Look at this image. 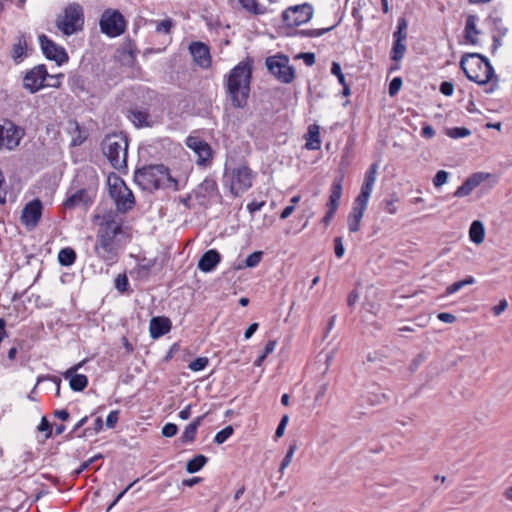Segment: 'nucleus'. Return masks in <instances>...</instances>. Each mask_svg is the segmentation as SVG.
Returning <instances> with one entry per match:
<instances>
[{
	"label": "nucleus",
	"mask_w": 512,
	"mask_h": 512,
	"mask_svg": "<svg viewBox=\"0 0 512 512\" xmlns=\"http://www.w3.org/2000/svg\"><path fill=\"white\" fill-rule=\"evenodd\" d=\"M254 61L246 57L225 76L224 87L234 108H244L249 99Z\"/></svg>",
	"instance_id": "nucleus-1"
},
{
	"label": "nucleus",
	"mask_w": 512,
	"mask_h": 512,
	"mask_svg": "<svg viewBox=\"0 0 512 512\" xmlns=\"http://www.w3.org/2000/svg\"><path fill=\"white\" fill-rule=\"evenodd\" d=\"M100 219V216H96ZM122 233V222L117 220L115 212H106L101 217L96 234L94 252L98 258L107 263H114L118 259V246L115 242L117 235Z\"/></svg>",
	"instance_id": "nucleus-2"
},
{
	"label": "nucleus",
	"mask_w": 512,
	"mask_h": 512,
	"mask_svg": "<svg viewBox=\"0 0 512 512\" xmlns=\"http://www.w3.org/2000/svg\"><path fill=\"white\" fill-rule=\"evenodd\" d=\"M98 187V176L94 169L78 173L67 191L63 203L65 209L83 208L87 210L94 203Z\"/></svg>",
	"instance_id": "nucleus-3"
},
{
	"label": "nucleus",
	"mask_w": 512,
	"mask_h": 512,
	"mask_svg": "<svg viewBox=\"0 0 512 512\" xmlns=\"http://www.w3.org/2000/svg\"><path fill=\"white\" fill-rule=\"evenodd\" d=\"M134 181L141 189L147 191L169 187H173L175 191L179 190L178 180L171 176L169 168L164 164H150L136 169Z\"/></svg>",
	"instance_id": "nucleus-4"
},
{
	"label": "nucleus",
	"mask_w": 512,
	"mask_h": 512,
	"mask_svg": "<svg viewBox=\"0 0 512 512\" xmlns=\"http://www.w3.org/2000/svg\"><path fill=\"white\" fill-rule=\"evenodd\" d=\"M460 68L468 80L478 85H486L493 79L497 80L489 59L480 53H464L461 56Z\"/></svg>",
	"instance_id": "nucleus-5"
},
{
	"label": "nucleus",
	"mask_w": 512,
	"mask_h": 512,
	"mask_svg": "<svg viewBox=\"0 0 512 512\" xmlns=\"http://www.w3.org/2000/svg\"><path fill=\"white\" fill-rule=\"evenodd\" d=\"M102 151L116 170L127 169L128 139L122 133L107 135L102 142Z\"/></svg>",
	"instance_id": "nucleus-6"
},
{
	"label": "nucleus",
	"mask_w": 512,
	"mask_h": 512,
	"mask_svg": "<svg viewBox=\"0 0 512 512\" xmlns=\"http://www.w3.org/2000/svg\"><path fill=\"white\" fill-rule=\"evenodd\" d=\"M56 26L66 36L81 31L84 26L82 7L77 3L66 6L63 15L57 19Z\"/></svg>",
	"instance_id": "nucleus-7"
},
{
	"label": "nucleus",
	"mask_w": 512,
	"mask_h": 512,
	"mask_svg": "<svg viewBox=\"0 0 512 512\" xmlns=\"http://www.w3.org/2000/svg\"><path fill=\"white\" fill-rule=\"evenodd\" d=\"M265 65L269 73L280 83L290 84L294 81L295 69L290 65V59L287 55L277 53L269 56L265 60Z\"/></svg>",
	"instance_id": "nucleus-8"
},
{
	"label": "nucleus",
	"mask_w": 512,
	"mask_h": 512,
	"mask_svg": "<svg viewBox=\"0 0 512 512\" xmlns=\"http://www.w3.org/2000/svg\"><path fill=\"white\" fill-rule=\"evenodd\" d=\"M109 192L114 199L117 210L125 213L135 205V198L132 191L126 186L125 182L115 176L113 179L109 177Z\"/></svg>",
	"instance_id": "nucleus-9"
},
{
	"label": "nucleus",
	"mask_w": 512,
	"mask_h": 512,
	"mask_svg": "<svg viewBox=\"0 0 512 512\" xmlns=\"http://www.w3.org/2000/svg\"><path fill=\"white\" fill-rule=\"evenodd\" d=\"M99 25L103 34L115 38L125 32L127 21L119 10L107 8L100 17Z\"/></svg>",
	"instance_id": "nucleus-10"
},
{
	"label": "nucleus",
	"mask_w": 512,
	"mask_h": 512,
	"mask_svg": "<svg viewBox=\"0 0 512 512\" xmlns=\"http://www.w3.org/2000/svg\"><path fill=\"white\" fill-rule=\"evenodd\" d=\"M25 135V130L13 121L6 119L0 124V151L16 149Z\"/></svg>",
	"instance_id": "nucleus-11"
},
{
	"label": "nucleus",
	"mask_w": 512,
	"mask_h": 512,
	"mask_svg": "<svg viewBox=\"0 0 512 512\" xmlns=\"http://www.w3.org/2000/svg\"><path fill=\"white\" fill-rule=\"evenodd\" d=\"M229 179L231 194L234 197H239L252 186V170L246 165L233 168L229 174Z\"/></svg>",
	"instance_id": "nucleus-12"
},
{
	"label": "nucleus",
	"mask_w": 512,
	"mask_h": 512,
	"mask_svg": "<svg viewBox=\"0 0 512 512\" xmlns=\"http://www.w3.org/2000/svg\"><path fill=\"white\" fill-rule=\"evenodd\" d=\"M313 7L308 3L287 8L282 13L283 21L289 26H300L311 20Z\"/></svg>",
	"instance_id": "nucleus-13"
},
{
	"label": "nucleus",
	"mask_w": 512,
	"mask_h": 512,
	"mask_svg": "<svg viewBox=\"0 0 512 512\" xmlns=\"http://www.w3.org/2000/svg\"><path fill=\"white\" fill-rule=\"evenodd\" d=\"M39 44L43 54L48 60L55 61L57 65H62L68 61L69 57L66 50L45 34L39 36Z\"/></svg>",
	"instance_id": "nucleus-14"
},
{
	"label": "nucleus",
	"mask_w": 512,
	"mask_h": 512,
	"mask_svg": "<svg viewBox=\"0 0 512 512\" xmlns=\"http://www.w3.org/2000/svg\"><path fill=\"white\" fill-rule=\"evenodd\" d=\"M48 77L47 68L40 64L26 72L23 78V87L31 93H36L45 87L44 81Z\"/></svg>",
	"instance_id": "nucleus-15"
},
{
	"label": "nucleus",
	"mask_w": 512,
	"mask_h": 512,
	"mask_svg": "<svg viewBox=\"0 0 512 512\" xmlns=\"http://www.w3.org/2000/svg\"><path fill=\"white\" fill-rule=\"evenodd\" d=\"M188 148L197 155L196 163L200 166H207L213 157L211 146L203 139L197 136H189L186 139Z\"/></svg>",
	"instance_id": "nucleus-16"
},
{
	"label": "nucleus",
	"mask_w": 512,
	"mask_h": 512,
	"mask_svg": "<svg viewBox=\"0 0 512 512\" xmlns=\"http://www.w3.org/2000/svg\"><path fill=\"white\" fill-rule=\"evenodd\" d=\"M42 208V203L39 199H35L27 203L22 210V223L27 227H35L42 216Z\"/></svg>",
	"instance_id": "nucleus-17"
},
{
	"label": "nucleus",
	"mask_w": 512,
	"mask_h": 512,
	"mask_svg": "<svg viewBox=\"0 0 512 512\" xmlns=\"http://www.w3.org/2000/svg\"><path fill=\"white\" fill-rule=\"evenodd\" d=\"M83 363L84 361L79 362L63 373V377L69 380V386L75 392H81L88 386L87 376L77 373V371L83 366Z\"/></svg>",
	"instance_id": "nucleus-18"
},
{
	"label": "nucleus",
	"mask_w": 512,
	"mask_h": 512,
	"mask_svg": "<svg viewBox=\"0 0 512 512\" xmlns=\"http://www.w3.org/2000/svg\"><path fill=\"white\" fill-rule=\"evenodd\" d=\"M127 118L136 128L152 127L154 124L149 110L139 106L129 108L127 110Z\"/></svg>",
	"instance_id": "nucleus-19"
},
{
	"label": "nucleus",
	"mask_w": 512,
	"mask_h": 512,
	"mask_svg": "<svg viewBox=\"0 0 512 512\" xmlns=\"http://www.w3.org/2000/svg\"><path fill=\"white\" fill-rule=\"evenodd\" d=\"M190 53L194 61L202 68H208L211 65V56L209 47L202 42H192L189 46Z\"/></svg>",
	"instance_id": "nucleus-20"
},
{
	"label": "nucleus",
	"mask_w": 512,
	"mask_h": 512,
	"mask_svg": "<svg viewBox=\"0 0 512 512\" xmlns=\"http://www.w3.org/2000/svg\"><path fill=\"white\" fill-rule=\"evenodd\" d=\"M217 192V183L213 178H205L193 191L200 204L211 199Z\"/></svg>",
	"instance_id": "nucleus-21"
},
{
	"label": "nucleus",
	"mask_w": 512,
	"mask_h": 512,
	"mask_svg": "<svg viewBox=\"0 0 512 512\" xmlns=\"http://www.w3.org/2000/svg\"><path fill=\"white\" fill-rule=\"evenodd\" d=\"M172 328V322L168 317H152L149 324V332L152 339H158L169 333Z\"/></svg>",
	"instance_id": "nucleus-22"
},
{
	"label": "nucleus",
	"mask_w": 512,
	"mask_h": 512,
	"mask_svg": "<svg viewBox=\"0 0 512 512\" xmlns=\"http://www.w3.org/2000/svg\"><path fill=\"white\" fill-rule=\"evenodd\" d=\"M221 261V255L216 249L206 251L198 261V269L202 272L208 273L215 270Z\"/></svg>",
	"instance_id": "nucleus-23"
},
{
	"label": "nucleus",
	"mask_w": 512,
	"mask_h": 512,
	"mask_svg": "<svg viewBox=\"0 0 512 512\" xmlns=\"http://www.w3.org/2000/svg\"><path fill=\"white\" fill-rule=\"evenodd\" d=\"M478 17L476 15H468L465 22L464 38L467 43L476 45L478 44V35L480 31L477 29Z\"/></svg>",
	"instance_id": "nucleus-24"
},
{
	"label": "nucleus",
	"mask_w": 512,
	"mask_h": 512,
	"mask_svg": "<svg viewBox=\"0 0 512 512\" xmlns=\"http://www.w3.org/2000/svg\"><path fill=\"white\" fill-rule=\"evenodd\" d=\"M305 148L308 150H319L321 147L320 127L317 124L308 126L307 133L304 136Z\"/></svg>",
	"instance_id": "nucleus-25"
},
{
	"label": "nucleus",
	"mask_w": 512,
	"mask_h": 512,
	"mask_svg": "<svg viewBox=\"0 0 512 512\" xmlns=\"http://www.w3.org/2000/svg\"><path fill=\"white\" fill-rule=\"evenodd\" d=\"M28 49L27 38L25 34H21L17 38V42L12 47V59L16 63H20L23 61L24 57H26V51Z\"/></svg>",
	"instance_id": "nucleus-26"
},
{
	"label": "nucleus",
	"mask_w": 512,
	"mask_h": 512,
	"mask_svg": "<svg viewBox=\"0 0 512 512\" xmlns=\"http://www.w3.org/2000/svg\"><path fill=\"white\" fill-rule=\"evenodd\" d=\"M342 182L343 177L334 179L330 188V196L329 201L327 203V207H333L338 209L339 201L342 195Z\"/></svg>",
	"instance_id": "nucleus-27"
},
{
	"label": "nucleus",
	"mask_w": 512,
	"mask_h": 512,
	"mask_svg": "<svg viewBox=\"0 0 512 512\" xmlns=\"http://www.w3.org/2000/svg\"><path fill=\"white\" fill-rule=\"evenodd\" d=\"M469 238L475 244H480L485 238V228L481 221L475 220L469 228Z\"/></svg>",
	"instance_id": "nucleus-28"
},
{
	"label": "nucleus",
	"mask_w": 512,
	"mask_h": 512,
	"mask_svg": "<svg viewBox=\"0 0 512 512\" xmlns=\"http://www.w3.org/2000/svg\"><path fill=\"white\" fill-rule=\"evenodd\" d=\"M77 258L76 252L73 248L66 247L59 251L58 261L62 266H71L75 263Z\"/></svg>",
	"instance_id": "nucleus-29"
},
{
	"label": "nucleus",
	"mask_w": 512,
	"mask_h": 512,
	"mask_svg": "<svg viewBox=\"0 0 512 512\" xmlns=\"http://www.w3.org/2000/svg\"><path fill=\"white\" fill-rule=\"evenodd\" d=\"M208 462V458L205 455L198 454L190 459L186 464V471L188 473H196L200 471Z\"/></svg>",
	"instance_id": "nucleus-30"
},
{
	"label": "nucleus",
	"mask_w": 512,
	"mask_h": 512,
	"mask_svg": "<svg viewBox=\"0 0 512 512\" xmlns=\"http://www.w3.org/2000/svg\"><path fill=\"white\" fill-rule=\"evenodd\" d=\"M475 282L476 279L473 276H467L465 279L456 281L453 284L447 286L445 289V295H452L467 285H473Z\"/></svg>",
	"instance_id": "nucleus-31"
},
{
	"label": "nucleus",
	"mask_w": 512,
	"mask_h": 512,
	"mask_svg": "<svg viewBox=\"0 0 512 512\" xmlns=\"http://www.w3.org/2000/svg\"><path fill=\"white\" fill-rule=\"evenodd\" d=\"M363 212L352 209L348 216V229L350 232L355 233L360 229V222L363 217Z\"/></svg>",
	"instance_id": "nucleus-32"
},
{
	"label": "nucleus",
	"mask_w": 512,
	"mask_h": 512,
	"mask_svg": "<svg viewBox=\"0 0 512 512\" xmlns=\"http://www.w3.org/2000/svg\"><path fill=\"white\" fill-rule=\"evenodd\" d=\"M406 52V43L393 41L390 57L393 61L398 62L403 59Z\"/></svg>",
	"instance_id": "nucleus-33"
},
{
	"label": "nucleus",
	"mask_w": 512,
	"mask_h": 512,
	"mask_svg": "<svg viewBox=\"0 0 512 512\" xmlns=\"http://www.w3.org/2000/svg\"><path fill=\"white\" fill-rule=\"evenodd\" d=\"M155 265V260H146L143 259L141 263H138L135 267V271L137 273V276L140 278L147 277L151 271V269Z\"/></svg>",
	"instance_id": "nucleus-34"
},
{
	"label": "nucleus",
	"mask_w": 512,
	"mask_h": 512,
	"mask_svg": "<svg viewBox=\"0 0 512 512\" xmlns=\"http://www.w3.org/2000/svg\"><path fill=\"white\" fill-rule=\"evenodd\" d=\"M471 134V131L465 127H453L446 130V135L453 139L465 138Z\"/></svg>",
	"instance_id": "nucleus-35"
},
{
	"label": "nucleus",
	"mask_w": 512,
	"mask_h": 512,
	"mask_svg": "<svg viewBox=\"0 0 512 512\" xmlns=\"http://www.w3.org/2000/svg\"><path fill=\"white\" fill-rule=\"evenodd\" d=\"M338 24H339V22H337L336 24H334L330 27L321 28V29H305V30H302L300 33H301V35L306 36V37H311V38L320 37V36L324 35L325 33L333 30Z\"/></svg>",
	"instance_id": "nucleus-36"
},
{
	"label": "nucleus",
	"mask_w": 512,
	"mask_h": 512,
	"mask_svg": "<svg viewBox=\"0 0 512 512\" xmlns=\"http://www.w3.org/2000/svg\"><path fill=\"white\" fill-rule=\"evenodd\" d=\"M241 5L244 9L249 12H252L255 15H260L264 13V9H262L257 2V0H241Z\"/></svg>",
	"instance_id": "nucleus-37"
},
{
	"label": "nucleus",
	"mask_w": 512,
	"mask_h": 512,
	"mask_svg": "<svg viewBox=\"0 0 512 512\" xmlns=\"http://www.w3.org/2000/svg\"><path fill=\"white\" fill-rule=\"evenodd\" d=\"M196 435H197V429H195L194 426H190L188 424L185 427V429L179 439L183 444L191 443L195 440Z\"/></svg>",
	"instance_id": "nucleus-38"
},
{
	"label": "nucleus",
	"mask_w": 512,
	"mask_h": 512,
	"mask_svg": "<svg viewBox=\"0 0 512 512\" xmlns=\"http://www.w3.org/2000/svg\"><path fill=\"white\" fill-rule=\"evenodd\" d=\"M209 365V359L207 357H198L191 361L188 368L194 372L204 370Z\"/></svg>",
	"instance_id": "nucleus-39"
},
{
	"label": "nucleus",
	"mask_w": 512,
	"mask_h": 512,
	"mask_svg": "<svg viewBox=\"0 0 512 512\" xmlns=\"http://www.w3.org/2000/svg\"><path fill=\"white\" fill-rule=\"evenodd\" d=\"M234 432V429L231 425L226 426L222 430L216 433L214 437V442L217 444H223Z\"/></svg>",
	"instance_id": "nucleus-40"
},
{
	"label": "nucleus",
	"mask_w": 512,
	"mask_h": 512,
	"mask_svg": "<svg viewBox=\"0 0 512 512\" xmlns=\"http://www.w3.org/2000/svg\"><path fill=\"white\" fill-rule=\"evenodd\" d=\"M115 288L121 294L125 293L129 289V281L126 274H118L115 279Z\"/></svg>",
	"instance_id": "nucleus-41"
},
{
	"label": "nucleus",
	"mask_w": 512,
	"mask_h": 512,
	"mask_svg": "<svg viewBox=\"0 0 512 512\" xmlns=\"http://www.w3.org/2000/svg\"><path fill=\"white\" fill-rule=\"evenodd\" d=\"M263 257L262 251H255L251 253L245 260V267L254 268L259 265Z\"/></svg>",
	"instance_id": "nucleus-42"
},
{
	"label": "nucleus",
	"mask_w": 512,
	"mask_h": 512,
	"mask_svg": "<svg viewBox=\"0 0 512 512\" xmlns=\"http://www.w3.org/2000/svg\"><path fill=\"white\" fill-rule=\"evenodd\" d=\"M474 187L468 180V178L460 185L456 191L454 192L455 197H465L468 196L472 191Z\"/></svg>",
	"instance_id": "nucleus-43"
},
{
	"label": "nucleus",
	"mask_w": 512,
	"mask_h": 512,
	"mask_svg": "<svg viewBox=\"0 0 512 512\" xmlns=\"http://www.w3.org/2000/svg\"><path fill=\"white\" fill-rule=\"evenodd\" d=\"M296 449H297V445L295 443L289 445L288 451L280 464V469H279L280 472H283L284 469L289 466Z\"/></svg>",
	"instance_id": "nucleus-44"
},
{
	"label": "nucleus",
	"mask_w": 512,
	"mask_h": 512,
	"mask_svg": "<svg viewBox=\"0 0 512 512\" xmlns=\"http://www.w3.org/2000/svg\"><path fill=\"white\" fill-rule=\"evenodd\" d=\"M173 27H174L173 20L170 18H167V19L161 20L157 23L156 31L158 33L169 34Z\"/></svg>",
	"instance_id": "nucleus-45"
},
{
	"label": "nucleus",
	"mask_w": 512,
	"mask_h": 512,
	"mask_svg": "<svg viewBox=\"0 0 512 512\" xmlns=\"http://www.w3.org/2000/svg\"><path fill=\"white\" fill-rule=\"evenodd\" d=\"M37 430L45 433V439H49L53 433L52 425L45 416L42 417Z\"/></svg>",
	"instance_id": "nucleus-46"
},
{
	"label": "nucleus",
	"mask_w": 512,
	"mask_h": 512,
	"mask_svg": "<svg viewBox=\"0 0 512 512\" xmlns=\"http://www.w3.org/2000/svg\"><path fill=\"white\" fill-rule=\"evenodd\" d=\"M490 176L491 175L489 173L476 172V173H473L470 177H468V180L473 185V187L476 188L482 182H484L486 179H488Z\"/></svg>",
	"instance_id": "nucleus-47"
},
{
	"label": "nucleus",
	"mask_w": 512,
	"mask_h": 512,
	"mask_svg": "<svg viewBox=\"0 0 512 512\" xmlns=\"http://www.w3.org/2000/svg\"><path fill=\"white\" fill-rule=\"evenodd\" d=\"M103 458L102 454H97L90 458L89 460L83 462L78 469L74 471V475L78 477L83 471L87 470L91 467L93 463H95L97 460Z\"/></svg>",
	"instance_id": "nucleus-48"
},
{
	"label": "nucleus",
	"mask_w": 512,
	"mask_h": 512,
	"mask_svg": "<svg viewBox=\"0 0 512 512\" xmlns=\"http://www.w3.org/2000/svg\"><path fill=\"white\" fill-rule=\"evenodd\" d=\"M448 177H449V173L445 170H439L434 178H433V185L438 188L442 185H444L447 180H448Z\"/></svg>",
	"instance_id": "nucleus-49"
},
{
	"label": "nucleus",
	"mask_w": 512,
	"mask_h": 512,
	"mask_svg": "<svg viewBox=\"0 0 512 512\" xmlns=\"http://www.w3.org/2000/svg\"><path fill=\"white\" fill-rule=\"evenodd\" d=\"M331 74H333L334 76L337 77L338 82L340 84H345L346 83L345 76L342 73L341 65L338 62H332Z\"/></svg>",
	"instance_id": "nucleus-50"
},
{
	"label": "nucleus",
	"mask_w": 512,
	"mask_h": 512,
	"mask_svg": "<svg viewBox=\"0 0 512 512\" xmlns=\"http://www.w3.org/2000/svg\"><path fill=\"white\" fill-rule=\"evenodd\" d=\"M178 432V427L176 424L174 423H166L163 428H162V435L164 437H173L177 434Z\"/></svg>",
	"instance_id": "nucleus-51"
},
{
	"label": "nucleus",
	"mask_w": 512,
	"mask_h": 512,
	"mask_svg": "<svg viewBox=\"0 0 512 512\" xmlns=\"http://www.w3.org/2000/svg\"><path fill=\"white\" fill-rule=\"evenodd\" d=\"M402 83L403 82L400 77L393 78L389 84V95L395 96L401 89Z\"/></svg>",
	"instance_id": "nucleus-52"
},
{
	"label": "nucleus",
	"mask_w": 512,
	"mask_h": 512,
	"mask_svg": "<svg viewBox=\"0 0 512 512\" xmlns=\"http://www.w3.org/2000/svg\"><path fill=\"white\" fill-rule=\"evenodd\" d=\"M288 421H289V416L288 415H284L282 416L277 428H276V431H275V437L276 438H281L283 435H284V432H285V429H286V426L288 424Z\"/></svg>",
	"instance_id": "nucleus-53"
},
{
	"label": "nucleus",
	"mask_w": 512,
	"mask_h": 512,
	"mask_svg": "<svg viewBox=\"0 0 512 512\" xmlns=\"http://www.w3.org/2000/svg\"><path fill=\"white\" fill-rule=\"evenodd\" d=\"M334 253L338 259L342 258L345 253V248L341 237H336L334 239Z\"/></svg>",
	"instance_id": "nucleus-54"
},
{
	"label": "nucleus",
	"mask_w": 512,
	"mask_h": 512,
	"mask_svg": "<svg viewBox=\"0 0 512 512\" xmlns=\"http://www.w3.org/2000/svg\"><path fill=\"white\" fill-rule=\"evenodd\" d=\"M138 481L136 479L132 483H130L123 491H121L113 500V502L108 506L106 512H110V510L124 497V495L132 488V486Z\"/></svg>",
	"instance_id": "nucleus-55"
},
{
	"label": "nucleus",
	"mask_w": 512,
	"mask_h": 512,
	"mask_svg": "<svg viewBox=\"0 0 512 512\" xmlns=\"http://www.w3.org/2000/svg\"><path fill=\"white\" fill-rule=\"evenodd\" d=\"M377 169H378V165L376 163H373L368 171L366 172L365 174V178H364V181L365 182H369V183H375V180H376V172H377Z\"/></svg>",
	"instance_id": "nucleus-56"
},
{
	"label": "nucleus",
	"mask_w": 512,
	"mask_h": 512,
	"mask_svg": "<svg viewBox=\"0 0 512 512\" xmlns=\"http://www.w3.org/2000/svg\"><path fill=\"white\" fill-rule=\"evenodd\" d=\"M119 419V411H111L106 418V426L108 428H114Z\"/></svg>",
	"instance_id": "nucleus-57"
},
{
	"label": "nucleus",
	"mask_w": 512,
	"mask_h": 512,
	"mask_svg": "<svg viewBox=\"0 0 512 512\" xmlns=\"http://www.w3.org/2000/svg\"><path fill=\"white\" fill-rule=\"evenodd\" d=\"M440 92L445 96H451L454 92V85L452 82L444 81L440 85Z\"/></svg>",
	"instance_id": "nucleus-58"
},
{
	"label": "nucleus",
	"mask_w": 512,
	"mask_h": 512,
	"mask_svg": "<svg viewBox=\"0 0 512 512\" xmlns=\"http://www.w3.org/2000/svg\"><path fill=\"white\" fill-rule=\"evenodd\" d=\"M265 205V201H252L247 205V210L251 215L255 214L257 211H260L262 207Z\"/></svg>",
	"instance_id": "nucleus-59"
},
{
	"label": "nucleus",
	"mask_w": 512,
	"mask_h": 512,
	"mask_svg": "<svg viewBox=\"0 0 512 512\" xmlns=\"http://www.w3.org/2000/svg\"><path fill=\"white\" fill-rule=\"evenodd\" d=\"M421 136L426 139L433 138L435 136L434 128L429 124H425L421 129Z\"/></svg>",
	"instance_id": "nucleus-60"
},
{
	"label": "nucleus",
	"mask_w": 512,
	"mask_h": 512,
	"mask_svg": "<svg viewBox=\"0 0 512 512\" xmlns=\"http://www.w3.org/2000/svg\"><path fill=\"white\" fill-rule=\"evenodd\" d=\"M299 58H302L307 66H312L316 61L315 54L311 52L301 53Z\"/></svg>",
	"instance_id": "nucleus-61"
},
{
	"label": "nucleus",
	"mask_w": 512,
	"mask_h": 512,
	"mask_svg": "<svg viewBox=\"0 0 512 512\" xmlns=\"http://www.w3.org/2000/svg\"><path fill=\"white\" fill-rule=\"evenodd\" d=\"M437 318L444 323H454L456 321V316L447 312L439 313Z\"/></svg>",
	"instance_id": "nucleus-62"
},
{
	"label": "nucleus",
	"mask_w": 512,
	"mask_h": 512,
	"mask_svg": "<svg viewBox=\"0 0 512 512\" xmlns=\"http://www.w3.org/2000/svg\"><path fill=\"white\" fill-rule=\"evenodd\" d=\"M368 202H366L363 199H360L359 197H356L352 209L358 210L360 212H365L367 208Z\"/></svg>",
	"instance_id": "nucleus-63"
},
{
	"label": "nucleus",
	"mask_w": 512,
	"mask_h": 512,
	"mask_svg": "<svg viewBox=\"0 0 512 512\" xmlns=\"http://www.w3.org/2000/svg\"><path fill=\"white\" fill-rule=\"evenodd\" d=\"M336 211H337L336 208L328 207V210H327L325 216L322 218V223L325 226H328L330 224V222L332 221Z\"/></svg>",
	"instance_id": "nucleus-64"
}]
</instances>
